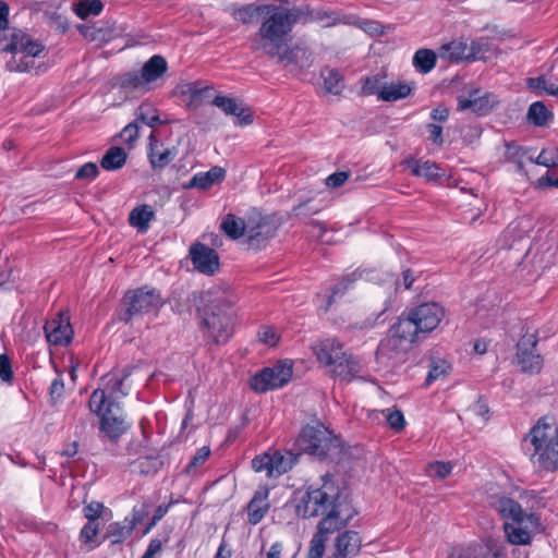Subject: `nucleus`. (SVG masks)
Here are the masks:
<instances>
[{
  "label": "nucleus",
  "mask_w": 558,
  "mask_h": 558,
  "mask_svg": "<svg viewBox=\"0 0 558 558\" xmlns=\"http://www.w3.org/2000/svg\"><path fill=\"white\" fill-rule=\"evenodd\" d=\"M292 377V367L287 364H276L272 367H266L256 374L251 380V387L256 392L283 387Z\"/></svg>",
  "instance_id": "nucleus-12"
},
{
  "label": "nucleus",
  "mask_w": 558,
  "mask_h": 558,
  "mask_svg": "<svg viewBox=\"0 0 558 558\" xmlns=\"http://www.w3.org/2000/svg\"><path fill=\"white\" fill-rule=\"evenodd\" d=\"M361 277V274L353 271L345 275L341 280L331 288V294L328 296V303L325 311H328L337 296H341L344 292Z\"/></svg>",
  "instance_id": "nucleus-45"
},
{
  "label": "nucleus",
  "mask_w": 558,
  "mask_h": 558,
  "mask_svg": "<svg viewBox=\"0 0 558 558\" xmlns=\"http://www.w3.org/2000/svg\"><path fill=\"white\" fill-rule=\"evenodd\" d=\"M123 303L126 308L120 319L129 323L135 315L158 310L162 305V299L156 289L142 287L125 293Z\"/></svg>",
  "instance_id": "nucleus-9"
},
{
  "label": "nucleus",
  "mask_w": 558,
  "mask_h": 558,
  "mask_svg": "<svg viewBox=\"0 0 558 558\" xmlns=\"http://www.w3.org/2000/svg\"><path fill=\"white\" fill-rule=\"evenodd\" d=\"M168 70V63L166 59L160 54H155L149 58L143 65L142 78L145 81L147 87L162 77Z\"/></svg>",
  "instance_id": "nucleus-27"
},
{
  "label": "nucleus",
  "mask_w": 558,
  "mask_h": 558,
  "mask_svg": "<svg viewBox=\"0 0 558 558\" xmlns=\"http://www.w3.org/2000/svg\"><path fill=\"white\" fill-rule=\"evenodd\" d=\"M98 173V166L95 162H87L77 169L75 179L90 181L94 180Z\"/></svg>",
  "instance_id": "nucleus-56"
},
{
  "label": "nucleus",
  "mask_w": 558,
  "mask_h": 558,
  "mask_svg": "<svg viewBox=\"0 0 558 558\" xmlns=\"http://www.w3.org/2000/svg\"><path fill=\"white\" fill-rule=\"evenodd\" d=\"M498 550L488 545L469 546L464 549L456 550L450 558H498Z\"/></svg>",
  "instance_id": "nucleus-36"
},
{
  "label": "nucleus",
  "mask_w": 558,
  "mask_h": 558,
  "mask_svg": "<svg viewBox=\"0 0 558 558\" xmlns=\"http://www.w3.org/2000/svg\"><path fill=\"white\" fill-rule=\"evenodd\" d=\"M135 121L138 123L141 121L142 123L155 128L159 124H161V121L158 116V110L149 105V104H142L138 109L136 110V119Z\"/></svg>",
  "instance_id": "nucleus-46"
},
{
  "label": "nucleus",
  "mask_w": 558,
  "mask_h": 558,
  "mask_svg": "<svg viewBox=\"0 0 558 558\" xmlns=\"http://www.w3.org/2000/svg\"><path fill=\"white\" fill-rule=\"evenodd\" d=\"M89 410L101 418L117 417L123 418L121 407L114 400L107 398L102 389H96L93 391L89 402Z\"/></svg>",
  "instance_id": "nucleus-22"
},
{
  "label": "nucleus",
  "mask_w": 558,
  "mask_h": 558,
  "mask_svg": "<svg viewBox=\"0 0 558 558\" xmlns=\"http://www.w3.org/2000/svg\"><path fill=\"white\" fill-rule=\"evenodd\" d=\"M506 156L508 160L514 162L519 171L523 169V165L525 160H529L533 163V156L529 150L515 146V145H507Z\"/></svg>",
  "instance_id": "nucleus-49"
},
{
  "label": "nucleus",
  "mask_w": 558,
  "mask_h": 558,
  "mask_svg": "<svg viewBox=\"0 0 558 558\" xmlns=\"http://www.w3.org/2000/svg\"><path fill=\"white\" fill-rule=\"evenodd\" d=\"M445 316V310L438 303H423L409 311L407 316L400 317L403 323L412 325V332L418 338L420 333H427L438 327Z\"/></svg>",
  "instance_id": "nucleus-10"
},
{
  "label": "nucleus",
  "mask_w": 558,
  "mask_h": 558,
  "mask_svg": "<svg viewBox=\"0 0 558 558\" xmlns=\"http://www.w3.org/2000/svg\"><path fill=\"white\" fill-rule=\"evenodd\" d=\"M155 218V211L150 205H141L135 207L129 216V222L132 227L136 228L138 232H146L149 228V222Z\"/></svg>",
  "instance_id": "nucleus-30"
},
{
  "label": "nucleus",
  "mask_w": 558,
  "mask_h": 558,
  "mask_svg": "<svg viewBox=\"0 0 558 558\" xmlns=\"http://www.w3.org/2000/svg\"><path fill=\"white\" fill-rule=\"evenodd\" d=\"M296 460L298 454L291 451H267L252 460V468L255 472H265L267 477H278L291 470Z\"/></svg>",
  "instance_id": "nucleus-11"
},
{
  "label": "nucleus",
  "mask_w": 558,
  "mask_h": 558,
  "mask_svg": "<svg viewBox=\"0 0 558 558\" xmlns=\"http://www.w3.org/2000/svg\"><path fill=\"white\" fill-rule=\"evenodd\" d=\"M458 110H471L476 114H485L489 112L498 102L495 95L482 92L481 89H471L466 95L457 97Z\"/></svg>",
  "instance_id": "nucleus-14"
},
{
  "label": "nucleus",
  "mask_w": 558,
  "mask_h": 558,
  "mask_svg": "<svg viewBox=\"0 0 558 558\" xmlns=\"http://www.w3.org/2000/svg\"><path fill=\"white\" fill-rule=\"evenodd\" d=\"M266 9L267 5H256L251 3L234 9L232 16L235 21H239L243 24H251L256 20L258 15L264 14Z\"/></svg>",
  "instance_id": "nucleus-40"
},
{
  "label": "nucleus",
  "mask_w": 558,
  "mask_h": 558,
  "mask_svg": "<svg viewBox=\"0 0 558 558\" xmlns=\"http://www.w3.org/2000/svg\"><path fill=\"white\" fill-rule=\"evenodd\" d=\"M0 378L2 381L9 384L13 380L12 365L7 354H0Z\"/></svg>",
  "instance_id": "nucleus-59"
},
{
  "label": "nucleus",
  "mask_w": 558,
  "mask_h": 558,
  "mask_svg": "<svg viewBox=\"0 0 558 558\" xmlns=\"http://www.w3.org/2000/svg\"><path fill=\"white\" fill-rule=\"evenodd\" d=\"M100 430L110 439L119 438L125 430L124 418L109 417L100 420Z\"/></svg>",
  "instance_id": "nucleus-43"
},
{
  "label": "nucleus",
  "mask_w": 558,
  "mask_h": 558,
  "mask_svg": "<svg viewBox=\"0 0 558 558\" xmlns=\"http://www.w3.org/2000/svg\"><path fill=\"white\" fill-rule=\"evenodd\" d=\"M138 123L134 120L123 128V130L119 133V137L122 142L132 146L138 137Z\"/></svg>",
  "instance_id": "nucleus-54"
},
{
  "label": "nucleus",
  "mask_w": 558,
  "mask_h": 558,
  "mask_svg": "<svg viewBox=\"0 0 558 558\" xmlns=\"http://www.w3.org/2000/svg\"><path fill=\"white\" fill-rule=\"evenodd\" d=\"M128 159V154L122 147L112 146L100 160V166L107 171H114L121 169Z\"/></svg>",
  "instance_id": "nucleus-32"
},
{
  "label": "nucleus",
  "mask_w": 558,
  "mask_h": 558,
  "mask_svg": "<svg viewBox=\"0 0 558 558\" xmlns=\"http://www.w3.org/2000/svg\"><path fill=\"white\" fill-rule=\"evenodd\" d=\"M5 68L9 72H32L39 73V66L36 65L35 59L25 53H12L11 59L7 62Z\"/></svg>",
  "instance_id": "nucleus-35"
},
{
  "label": "nucleus",
  "mask_w": 558,
  "mask_h": 558,
  "mask_svg": "<svg viewBox=\"0 0 558 558\" xmlns=\"http://www.w3.org/2000/svg\"><path fill=\"white\" fill-rule=\"evenodd\" d=\"M189 254L197 271L204 275H213L219 269V256L214 248L196 242L191 245Z\"/></svg>",
  "instance_id": "nucleus-17"
},
{
  "label": "nucleus",
  "mask_w": 558,
  "mask_h": 558,
  "mask_svg": "<svg viewBox=\"0 0 558 558\" xmlns=\"http://www.w3.org/2000/svg\"><path fill=\"white\" fill-rule=\"evenodd\" d=\"M161 462L151 457H144L140 458L134 462V468L141 473V474H154L158 471Z\"/></svg>",
  "instance_id": "nucleus-51"
},
{
  "label": "nucleus",
  "mask_w": 558,
  "mask_h": 558,
  "mask_svg": "<svg viewBox=\"0 0 558 558\" xmlns=\"http://www.w3.org/2000/svg\"><path fill=\"white\" fill-rule=\"evenodd\" d=\"M299 449L319 460L332 457L340 451V440L322 423L304 426L296 439Z\"/></svg>",
  "instance_id": "nucleus-7"
},
{
  "label": "nucleus",
  "mask_w": 558,
  "mask_h": 558,
  "mask_svg": "<svg viewBox=\"0 0 558 558\" xmlns=\"http://www.w3.org/2000/svg\"><path fill=\"white\" fill-rule=\"evenodd\" d=\"M210 454V450L209 448L207 447H202L199 448L195 454L193 456V458L191 459L190 463L186 465V471L190 472V470L192 468H196L201 464H203L207 458L209 457Z\"/></svg>",
  "instance_id": "nucleus-60"
},
{
  "label": "nucleus",
  "mask_w": 558,
  "mask_h": 558,
  "mask_svg": "<svg viewBox=\"0 0 558 558\" xmlns=\"http://www.w3.org/2000/svg\"><path fill=\"white\" fill-rule=\"evenodd\" d=\"M490 506L506 520L502 527L506 539L511 545L527 546L535 535L543 533L546 529L538 513L525 512L512 498L493 497Z\"/></svg>",
  "instance_id": "nucleus-3"
},
{
  "label": "nucleus",
  "mask_w": 558,
  "mask_h": 558,
  "mask_svg": "<svg viewBox=\"0 0 558 558\" xmlns=\"http://www.w3.org/2000/svg\"><path fill=\"white\" fill-rule=\"evenodd\" d=\"M44 330L48 342L54 345L68 344L73 336L70 315L65 312L57 313L45 324Z\"/></svg>",
  "instance_id": "nucleus-16"
},
{
  "label": "nucleus",
  "mask_w": 558,
  "mask_h": 558,
  "mask_svg": "<svg viewBox=\"0 0 558 558\" xmlns=\"http://www.w3.org/2000/svg\"><path fill=\"white\" fill-rule=\"evenodd\" d=\"M134 531V524H129V518L121 522L110 523L104 538L109 539L111 544L123 543Z\"/></svg>",
  "instance_id": "nucleus-31"
},
{
  "label": "nucleus",
  "mask_w": 558,
  "mask_h": 558,
  "mask_svg": "<svg viewBox=\"0 0 558 558\" xmlns=\"http://www.w3.org/2000/svg\"><path fill=\"white\" fill-rule=\"evenodd\" d=\"M313 351L319 363L328 366L335 376L342 379L351 380L362 369L360 361L337 339H324L313 345Z\"/></svg>",
  "instance_id": "nucleus-6"
},
{
  "label": "nucleus",
  "mask_w": 558,
  "mask_h": 558,
  "mask_svg": "<svg viewBox=\"0 0 558 558\" xmlns=\"http://www.w3.org/2000/svg\"><path fill=\"white\" fill-rule=\"evenodd\" d=\"M77 31L90 40L108 41L116 36V29L112 25L96 26V25H77Z\"/></svg>",
  "instance_id": "nucleus-33"
},
{
  "label": "nucleus",
  "mask_w": 558,
  "mask_h": 558,
  "mask_svg": "<svg viewBox=\"0 0 558 558\" xmlns=\"http://www.w3.org/2000/svg\"><path fill=\"white\" fill-rule=\"evenodd\" d=\"M276 234V228L263 217L256 222L251 219L247 221L246 243L248 248L260 250Z\"/></svg>",
  "instance_id": "nucleus-19"
},
{
  "label": "nucleus",
  "mask_w": 558,
  "mask_h": 558,
  "mask_svg": "<svg viewBox=\"0 0 558 558\" xmlns=\"http://www.w3.org/2000/svg\"><path fill=\"white\" fill-rule=\"evenodd\" d=\"M104 3L100 0H82L73 5L74 13L82 20L101 13Z\"/></svg>",
  "instance_id": "nucleus-41"
},
{
  "label": "nucleus",
  "mask_w": 558,
  "mask_h": 558,
  "mask_svg": "<svg viewBox=\"0 0 558 558\" xmlns=\"http://www.w3.org/2000/svg\"><path fill=\"white\" fill-rule=\"evenodd\" d=\"M452 471L449 462H434L429 464V474L440 480L447 477Z\"/></svg>",
  "instance_id": "nucleus-58"
},
{
  "label": "nucleus",
  "mask_w": 558,
  "mask_h": 558,
  "mask_svg": "<svg viewBox=\"0 0 558 558\" xmlns=\"http://www.w3.org/2000/svg\"><path fill=\"white\" fill-rule=\"evenodd\" d=\"M536 335H524L517 344V364L522 373L538 374L543 367V357L537 352Z\"/></svg>",
  "instance_id": "nucleus-13"
},
{
  "label": "nucleus",
  "mask_w": 558,
  "mask_h": 558,
  "mask_svg": "<svg viewBox=\"0 0 558 558\" xmlns=\"http://www.w3.org/2000/svg\"><path fill=\"white\" fill-rule=\"evenodd\" d=\"M278 62L293 69H307L313 63V52L307 47L295 46L291 49L280 50L276 56Z\"/></svg>",
  "instance_id": "nucleus-24"
},
{
  "label": "nucleus",
  "mask_w": 558,
  "mask_h": 558,
  "mask_svg": "<svg viewBox=\"0 0 558 558\" xmlns=\"http://www.w3.org/2000/svg\"><path fill=\"white\" fill-rule=\"evenodd\" d=\"M149 141V162L154 169H163L175 158L177 151L174 148L158 145L154 134H150Z\"/></svg>",
  "instance_id": "nucleus-25"
},
{
  "label": "nucleus",
  "mask_w": 558,
  "mask_h": 558,
  "mask_svg": "<svg viewBox=\"0 0 558 558\" xmlns=\"http://www.w3.org/2000/svg\"><path fill=\"white\" fill-rule=\"evenodd\" d=\"M105 511V506L98 501H92L83 508L87 521H98Z\"/></svg>",
  "instance_id": "nucleus-55"
},
{
  "label": "nucleus",
  "mask_w": 558,
  "mask_h": 558,
  "mask_svg": "<svg viewBox=\"0 0 558 558\" xmlns=\"http://www.w3.org/2000/svg\"><path fill=\"white\" fill-rule=\"evenodd\" d=\"M439 57L449 62L468 61V45L463 40H452L439 48Z\"/></svg>",
  "instance_id": "nucleus-28"
},
{
  "label": "nucleus",
  "mask_w": 558,
  "mask_h": 558,
  "mask_svg": "<svg viewBox=\"0 0 558 558\" xmlns=\"http://www.w3.org/2000/svg\"><path fill=\"white\" fill-rule=\"evenodd\" d=\"M296 8L267 5L265 20L259 26V41L254 46L270 57H276L287 44L289 34L300 17Z\"/></svg>",
  "instance_id": "nucleus-4"
},
{
  "label": "nucleus",
  "mask_w": 558,
  "mask_h": 558,
  "mask_svg": "<svg viewBox=\"0 0 558 558\" xmlns=\"http://www.w3.org/2000/svg\"><path fill=\"white\" fill-rule=\"evenodd\" d=\"M362 538L355 531L340 533L333 543V549L328 558H353L361 549Z\"/></svg>",
  "instance_id": "nucleus-20"
},
{
  "label": "nucleus",
  "mask_w": 558,
  "mask_h": 558,
  "mask_svg": "<svg viewBox=\"0 0 558 558\" xmlns=\"http://www.w3.org/2000/svg\"><path fill=\"white\" fill-rule=\"evenodd\" d=\"M403 165L411 170L413 175L423 177L428 181L435 180L444 174L440 167L429 160L423 161L415 158H408L403 161Z\"/></svg>",
  "instance_id": "nucleus-26"
},
{
  "label": "nucleus",
  "mask_w": 558,
  "mask_h": 558,
  "mask_svg": "<svg viewBox=\"0 0 558 558\" xmlns=\"http://www.w3.org/2000/svg\"><path fill=\"white\" fill-rule=\"evenodd\" d=\"M387 423L395 430H400L404 427L405 421L403 413L399 410L392 411L387 415Z\"/></svg>",
  "instance_id": "nucleus-61"
},
{
  "label": "nucleus",
  "mask_w": 558,
  "mask_h": 558,
  "mask_svg": "<svg viewBox=\"0 0 558 558\" xmlns=\"http://www.w3.org/2000/svg\"><path fill=\"white\" fill-rule=\"evenodd\" d=\"M211 104L221 109L227 116L234 117V124L238 126H245L253 123L254 118L252 110L238 98L217 95Z\"/></svg>",
  "instance_id": "nucleus-15"
},
{
  "label": "nucleus",
  "mask_w": 558,
  "mask_h": 558,
  "mask_svg": "<svg viewBox=\"0 0 558 558\" xmlns=\"http://www.w3.org/2000/svg\"><path fill=\"white\" fill-rule=\"evenodd\" d=\"M331 522L329 519L319 520L317 531L310 541L306 558H323L328 536L344 529L331 525Z\"/></svg>",
  "instance_id": "nucleus-21"
},
{
  "label": "nucleus",
  "mask_w": 558,
  "mask_h": 558,
  "mask_svg": "<svg viewBox=\"0 0 558 558\" xmlns=\"http://www.w3.org/2000/svg\"><path fill=\"white\" fill-rule=\"evenodd\" d=\"M450 371L451 366L445 360H433L430 363V368L428 371L427 377L425 379V385H432L434 381L448 375Z\"/></svg>",
  "instance_id": "nucleus-47"
},
{
  "label": "nucleus",
  "mask_w": 558,
  "mask_h": 558,
  "mask_svg": "<svg viewBox=\"0 0 558 558\" xmlns=\"http://www.w3.org/2000/svg\"><path fill=\"white\" fill-rule=\"evenodd\" d=\"M489 51L488 43L484 40H474L468 46V61L483 59Z\"/></svg>",
  "instance_id": "nucleus-53"
},
{
  "label": "nucleus",
  "mask_w": 558,
  "mask_h": 558,
  "mask_svg": "<svg viewBox=\"0 0 558 558\" xmlns=\"http://www.w3.org/2000/svg\"><path fill=\"white\" fill-rule=\"evenodd\" d=\"M319 486L311 485L295 505V512L304 519L322 515L329 519L331 525L347 527L356 514L351 504L342 496L333 475L326 473L320 477Z\"/></svg>",
  "instance_id": "nucleus-1"
},
{
  "label": "nucleus",
  "mask_w": 558,
  "mask_h": 558,
  "mask_svg": "<svg viewBox=\"0 0 558 558\" xmlns=\"http://www.w3.org/2000/svg\"><path fill=\"white\" fill-rule=\"evenodd\" d=\"M325 90L332 95H339L344 88L343 77L335 69H325L322 71Z\"/></svg>",
  "instance_id": "nucleus-42"
},
{
  "label": "nucleus",
  "mask_w": 558,
  "mask_h": 558,
  "mask_svg": "<svg viewBox=\"0 0 558 558\" xmlns=\"http://www.w3.org/2000/svg\"><path fill=\"white\" fill-rule=\"evenodd\" d=\"M220 228L229 238L236 240L246 234L247 222L242 218L228 214L222 219Z\"/></svg>",
  "instance_id": "nucleus-34"
},
{
  "label": "nucleus",
  "mask_w": 558,
  "mask_h": 558,
  "mask_svg": "<svg viewBox=\"0 0 558 558\" xmlns=\"http://www.w3.org/2000/svg\"><path fill=\"white\" fill-rule=\"evenodd\" d=\"M119 85L121 88L126 90H136L146 88L147 85L142 78V72H126L119 77Z\"/></svg>",
  "instance_id": "nucleus-48"
},
{
  "label": "nucleus",
  "mask_w": 558,
  "mask_h": 558,
  "mask_svg": "<svg viewBox=\"0 0 558 558\" xmlns=\"http://www.w3.org/2000/svg\"><path fill=\"white\" fill-rule=\"evenodd\" d=\"M209 89L208 86H203L201 82L184 83L179 86V92L182 96H189L190 104L198 106L202 102V95Z\"/></svg>",
  "instance_id": "nucleus-44"
},
{
  "label": "nucleus",
  "mask_w": 558,
  "mask_h": 558,
  "mask_svg": "<svg viewBox=\"0 0 558 558\" xmlns=\"http://www.w3.org/2000/svg\"><path fill=\"white\" fill-rule=\"evenodd\" d=\"M3 52L10 53H25L28 57H39L45 51V45L32 38L26 33L14 29L10 35V43L1 49Z\"/></svg>",
  "instance_id": "nucleus-18"
},
{
  "label": "nucleus",
  "mask_w": 558,
  "mask_h": 558,
  "mask_svg": "<svg viewBox=\"0 0 558 558\" xmlns=\"http://www.w3.org/2000/svg\"><path fill=\"white\" fill-rule=\"evenodd\" d=\"M551 118V112L542 101H535L531 104L527 109V122L535 126H546Z\"/></svg>",
  "instance_id": "nucleus-38"
},
{
  "label": "nucleus",
  "mask_w": 558,
  "mask_h": 558,
  "mask_svg": "<svg viewBox=\"0 0 558 558\" xmlns=\"http://www.w3.org/2000/svg\"><path fill=\"white\" fill-rule=\"evenodd\" d=\"M348 179H349L348 172H344V171L335 172V173L330 174L329 177H327L326 184L329 187L336 189V187H340L341 185H343Z\"/></svg>",
  "instance_id": "nucleus-63"
},
{
  "label": "nucleus",
  "mask_w": 558,
  "mask_h": 558,
  "mask_svg": "<svg viewBox=\"0 0 558 558\" xmlns=\"http://www.w3.org/2000/svg\"><path fill=\"white\" fill-rule=\"evenodd\" d=\"M533 447L531 458L546 471L558 470V423L555 417H541L524 438Z\"/></svg>",
  "instance_id": "nucleus-5"
},
{
  "label": "nucleus",
  "mask_w": 558,
  "mask_h": 558,
  "mask_svg": "<svg viewBox=\"0 0 558 558\" xmlns=\"http://www.w3.org/2000/svg\"><path fill=\"white\" fill-rule=\"evenodd\" d=\"M437 54L430 49H418L413 56V66L422 74L429 73L436 65Z\"/></svg>",
  "instance_id": "nucleus-37"
},
{
  "label": "nucleus",
  "mask_w": 558,
  "mask_h": 558,
  "mask_svg": "<svg viewBox=\"0 0 558 558\" xmlns=\"http://www.w3.org/2000/svg\"><path fill=\"white\" fill-rule=\"evenodd\" d=\"M416 339L417 337L412 332V325L399 318L390 328L388 337L380 341L377 355L390 360L402 359Z\"/></svg>",
  "instance_id": "nucleus-8"
},
{
  "label": "nucleus",
  "mask_w": 558,
  "mask_h": 558,
  "mask_svg": "<svg viewBox=\"0 0 558 558\" xmlns=\"http://www.w3.org/2000/svg\"><path fill=\"white\" fill-rule=\"evenodd\" d=\"M225 170L220 167H214L207 172H202L195 174L186 187H197L201 190H206L210 187L213 184L218 183L225 178Z\"/></svg>",
  "instance_id": "nucleus-29"
},
{
  "label": "nucleus",
  "mask_w": 558,
  "mask_h": 558,
  "mask_svg": "<svg viewBox=\"0 0 558 558\" xmlns=\"http://www.w3.org/2000/svg\"><path fill=\"white\" fill-rule=\"evenodd\" d=\"M64 391V383L61 377H57L52 380L50 388H49V395L52 400H58Z\"/></svg>",
  "instance_id": "nucleus-64"
},
{
  "label": "nucleus",
  "mask_w": 558,
  "mask_h": 558,
  "mask_svg": "<svg viewBox=\"0 0 558 558\" xmlns=\"http://www.w3.org/2000/svg\"><path fill=\"white\" fill-rule=\"evenodd\" d=\"M235 301L231 292L220 289H211L202 294V330L208 341L223 344L231 338Z\"/></svg>",
  "instance_id": "nucleus-2"
},
{
  "label": "nucleus",
  "mask_w": 558,
  "mask_h": 558,
  "mask_svg": "<svg viewBox=\"0 0 558 558\" xmlns=\"http://www.w3.org/2000/svg\"><path fill=\"white\" fill-rule=\"evenodd\" d=\"M320 211V207L312 206L310 201L300 203L291 210L290 216L294 217H308Z\"/></svg>",
  "instance_id": "nucleus-57"
},
{
  "label": "nucleus",
  "mask_w": 558,
  "mask_h": 558,
  "mask_svg": "<svg viewBox=\"0 0 558 558\" xmlns=\"http://www.w3.org/2000/svg\"><path fill=\"white\" fill-rule=\"evenodd\" d=\"M412 87L407 83H391L384 85L379 93V99L383 101H396L408 97Z\"/></svg>",
  "instance_id": "nucleus-39"
},
{
  "label": "nucleus",
  "mask_w": 558,
  "mask_h": 558,
  "mask_svg": "<svg viewBox=\"0 0 558 558\" xmlns=\"http://www.w3.org/2000/svg\"><path fill=\"white\" fill-rule=\"evenodd\" d=\"M259 340L268 345H275L279 339L278 335L271 327H263L258 331Z\"/></svg>",
  "instance_id": "nucleus-62"
},
{
  "label": "nucleus",
  "mask_w": 558,
  "mask_h": 558,
  "mask_svg": "<svg viewBox=\"0 0 558 558\" xmlns=\"http://www.w3.org/2000/svg\"><path fill=\"white\" fill-rule=\"evenodd\" d=\"M268 496L269 488L267 486H259L247 504V522L251 525L258 524L269 511L270 504L268 501Z\"/></svg>",
  "instance_id": "nucleus-23"
},
{
  "label": "nucleus",
  "mask_w": 558,
  "mask_h": 558,
  "mask_svg": "<svg viewBox=\"0 0 558 558\" xmlns=\"http://www.w3.org/2000/svg\"><path fill=\"white\" fill-rule=\"evenodd\" d=\"M99 530L100 525L98 521H87V523L81 529L80 539L85 544H93L89 548L94 549L99 545V543L94 544Z\"/></svg>",
  "instance_id": "nucleus-50"
},
{
  "label": "nucleus",
  "mask_w": 558,
  "mask_h": 558,
  "mask_svg": "<svg viewBox=\"0 0 558 558\" xmlns=\"http://www.w3.org/2000/svg\"><path fill=\"white\" fill-rule=\"evenodd\" d=\"M381 78L377 75L363 78L361 94L364 96L378 95L383 88Z\"/></svg>",
  "instance_id": "nucleus-52"
}]
</instances>
